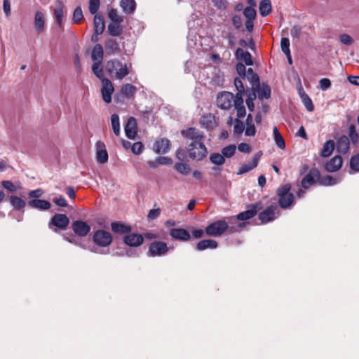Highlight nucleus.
<instances>
[{"instance_id": "1", "label": "nucleus", "mask_w": 359, "mask_h": 359, "mask_svg": "<svg viewBox=\"0 0 359 359\" xmlns=\"http://www.w3.org/2000/svg\"><path fill=\"white\" fill-rule=\"evenodd\" d=\"M227 221L225 219L217 220L208 224L205 230V233L208 236L219 237L224 234L226 231L233 233L240 231L245 226V223H240L236 225H233V221L235 219L233 217H226Z\"/></svg>"}, {"instance_id": "2", "label": "nucleus", "mask_w": 359, "mask_h": 359, "mask_svg": "<svg viewBox=\"0 0 359 359\" xmlns=\"http://www.w3.org/2000/svg\"><path fill=\"white\" fill-rule=\"evenodd\" d=\"M131 65L123 63L118 59H113L107 61L106 71L113 78L122 80L129 74Z\"/></svg>"}, {"instance_id": "3", "label": "nucleus", "mask_w": 359, "mask_h": 359, "mask_svg": "<svg viewBox=\"0 0 359 359\" xmlns=\"http://www.w3.org/2000/svg\"><path fill=\"white\" fill-rule=\"evenodd\" d=\"M187 151L189 156L194 160L201 161L208 154V150L205 144L201 143H190L188 145Z\"/></svg>"}, {"instance_id": "4", "label": "nucleus", "mask_w": 359, "mask_h": 359, "mask_svg": "<svg viewBox=\"0 0 359 359\" xmlns=\"http://www.w3.org/2000/svg\"><path fill=\"white\" fill-rule=\"evenodd\" d=\"M236 95L233 93L224 91L219 93L217 97V105L219 108L228 110L235 104Z\"/></svg>"}, {"instance_id": "5", "label": "nucleus", "mask_w": 359, "mask_h": 359, "mask_svg": "<svg viewBox=\"0 0 359 359\" xmlns=\"http://www.w3.org/2000/svg\"><path fill=\"white\" fill-rule=\"evenodd\" d=\"M169 250L168 245L163 241L152 242L147 252L149 257H161L167 254Z\"/></svg>"}, {"instance_id": "6", "label": "nucleus", "mask_w": 359, "mask_h": 359, "mask_svg": "<svg viewBox=\"0 0 359 359\" xmlns=\"http://www.w3.org/2000/svg\"><path fill=\"white\" fill-rule=\"evenodd\" d=\"M280 215L278 207L273 204L261 212L259 215V219L262 223L266 224L276 219Z\"/></svg>"}, {"instance_id": "7", "label": "nucleus", "mask_w": 359, "mask_h": 359, "mask_svg": "<svg viewBox=\"0 0 359 359\" xmlns=\"http://www.w3.org/2000/svg\"><path fill=\"white\" fill-rule=\"evenodd\" d=\"M93 242L101 247H107L112 242V236L110 233L104 230L96 231L93 237Z\"/></svg>"}, {"instance_id": "8", "label": "nucleus", "mask_w": 359, "mask_h": 359, "mask_svg": "<svg viewBox=\"0 0 359 359\" xmlns=\"http://www.w3.org/2000/svg\"><path fill=\"white\" fill-rule=\"evenodd\" d=\"M182 135L191 140L192 142L191 143H201L205 139L203 133L195 128H189L186 130H183Z\"/></svg>"}, {"instance_id": "9", "label": "nucleus", "mask_w": 359, "mask_h": 359, "mask_svg": "<svg viewBox=\"0 0 359 359\" xmlns=\"http://www.w3.org/2000/svg\"><path fill=\"white\" fill-rule=\"evenodd\" d=\"M262 156V151L257 152L252 157V160L251 162L243 163L238 169L237 172V175H241L246 172H248L258 165L259 161Z\"/></svg>"}, {"instance_id": "10", "label": "nucleus", "mask_w": 359, "mask_h": 359, "mask_svg": "<svg viewBox=\"0 0 359 359\" xmlns=\"http://www.w3.org/2000/svg\"><path fill=\"white\" fill-rule=\"evenodd\" d=\"M259 210L258 204H252L248 207V210L240 212L236 217H233L235 219L233 221V225H236L238 223L236 220L245 221L254 217Z\"/></svg>"}, {"instance_id": "11", "label": "nucleus", "mask_w": 359, "mask_h": 359, "mask_svg": "<svg viewBox=\"0 0 359 359\" xmlns=\"http://www.w3.org/2000/svg\"><path fill=\"white\" fill-rule=\"evenodd\" d=\"M72 228L74 233L79 237H84L90 231V226L86 222L81 220L73 222Z\"/></svg>"}, {"instance_id": "12", "label": "nucleus", "mask_w": 359, "mask_h": 359, "mask_svg": "<svg viewBox=\"0 0 359 359\" xmlns=\"http://www.w3.org/2000/svg\"><path fill=\"white\" fill-rule=\"evenodd\" d=\"M114 88L112 83L108 79H102L101 93L103 100L106 103H110L111 101V95Z\"/></svg>"}, {"instance_id": "13", "label": "nucleus", "mask_w": 359, "mask_h": 359, "mask_svg": "<svg viewBox=\"0 0 359 359\" xmlns=\"http://www.w3.org/2000/svg\"><path fill=\"white\" fill-rule=\"evenodd\" d=\"M320 178V172L317 169H311L302 180V186L304 189H309Z\"/></svg>"}, {"instance_id": "14", "label": "nucleus", "mask_w": 359, "mask_h": 359, "mask_svg": "<svg viewBox=\"0 0 359 359\" xmlns=\"http://www.w3.org/2000/svg\"><path fill=\"white\" fill-rule=\"evenodd\" d=\"M69 224L68 217L65 214H55L51 219L49 226L51 224L61 229H65Z\"/></svg>"}, {"instance_id": "15", "label": "nucleus", "mask_w": 359, "mask_h": 359, "mask_svg": "<svg viewBox=\"0 0 359 359\" xmlns=\"http://www.w3.org/2000/svg\"><path fill=\"white\" fill-rule=\"evenodd\" d=\"M126 135L129 139H135L137 132V121L134 117H130L124 126Z\"/></svg>"}, {"instance_id": "16", "label": "nucleus", "mask_w": 359, "mask_h": 359, "mask_svg": "<svg viewBox=\"0 0 359 359\" xmlns=\"http://www.w3.org/2000/svg\"><path fill=\"white\" fill-rule=\"evenodd\" d=\"M96 160L100 163H105L108 161V154L104 143L102 141L96 142Z\"/></svg>"}, {"instance_id": "17", "label": "nucleus", "mask_w": 359, "mask_h": 359, "mask_svg": "<svg viewBox=\"0 0 359 359\" xmlns=\"http://www.w3.org/2000/svg\"><path fill=\"white\" fill-rule=\"evenodd\" d=\"M170 149V141L166 138L156 140L153 146V150L156 154H166Z\"/></svg>"}, {"instance_id": "18", "label": "nucleus", "mask_w": 359, "mask_h": 359, "mask_svg": "<svg viewBox=\"0 0 359 359\" xmlns=\"http://www.w3.org/2000/svg\"><path fill=\"white\" fill-rule=\"evenodd\" d=\"M170 236L175 240L186 242L190 240L191 236L188 231L182 228L170 229Z\"/></svg>"}, {"instance_id": "19", "label": "nucleus", "mask_w": 359, "mask_h": 359, "mask_svg": "<svg viewBox=\"0 0 359 359\" xmlns=\"http://www.w3.org/2000/svg\"><path fill=\"white\" fill-rule=\"evenodd\" d=\"M34 27L37 34H41L43 32L45 28V15L39 11L35 13L34 20Z\"/></svg>"}, {"instance_id": "20", "label": "nucleus", "mask_w": 359, "mask_h": 359, "mask_svg": "<svg viewBox=\"0 0 359 359\" xmlns=\"http://www.w3.org/2000/svg\"><path fill=\"white\" fill-rule=\"evenodd\" d=\"M144 241V237L137 233H130L124 237V242L126 245L131 247L140 246Z\"/></svg>"}, {"instance_id": "21", "label": "nucleus", "mask_w": 359, "mask_h": 359, "mask_svg": "<svg viewBox=\"0 0 359 359\" xmlns=\"http://www.w3.org/2000/svg\"><path fill=\"white\" fill-rule=\"evenodd\" d=\"M27 205L39 210H48L50 208L51 204L49 201L42 199H32L28 201Z\"/></svg>"}, {"instance_id": "22", "label": "nucleus", "mask_w": 359, "mask_h": 359, "mask_svg": "<svg viewBox=\"0 0 359 359\" xmlns=\"http://www.w3.org/2000/svg\"><path fill=\"white\" fill-rule=\"evenodd\" d=\"M342 165V158L339 156L332 158L325 165L327 172H333L337 171Z\"/></svg>"}, {"instance_id": "23", "label": "nucleus", "mask_w": 359, "mask_h": 359, "mask_svg": "<svg viewBox=\"0 0 359 359\" xmlns=\"http://www.w3.org/2000/svg\"><path fill=\"white\" fill-rule=\"evenodd\" d=\"M53 15L56 20L57 24L60 27H61L64 15V5L61 1H57L55 3Z\"/></svg>"}, {"instance_id": "24", "label": "nucleus", "mask_w": 359, "mask_h": 359, "mask_svg": "<svg viewBox=\"0 0 359 359\" xmlns=\"http://www.w3.org/2000/svg\"><path fill=\"white\" fill-rule=\"evenodd\" d=\"M105 51L109 55L118 54L120 52V46L116 40L109 39L105 42Z\"/></svg>"}, {"instance_id": "25", "label": "nucleus", "mask_w": 359, "mask_h": 359, "mask_svg": "<svg viewBox=\"0 0 359 359\" xmlns=\"http://www.w3.org/2000/svg\"><path fill=\"white\" fill-rule=\"evenodd\" d=\"M200 123L202 127L207 130H212L217 126L215 116L208 114L202 116Z\"/></svg>"}, {"instance_id": "26", "label": "nucleus", "mask_w": 359, "mask_h": 359, "mask_svg": "<svg viewBox=\"0 0 359 359\" xmlns=\"http://www.w3.org/2000/svg\"><path fill=\"white\" fill-rule=\"evenodd\" d=\"M235 56L238 60L244 62L246 65H252L253 61L251 54L248 51H244L242 48H238L236 50Z\"/></svg>"}, {"instance_id": "27", "label": "nucleus", "mask_w": 359, "mask_h": 359, "mask_svg": "<svg viewBox=\"0 0 359 359\" xmlns=\"http://www.w3.org/2000/svg\"><path fill=\"white\" fill-rule=\"evenodd\" d=\"M350 147L349 139L346 135L341 136L337 142V150L339 153L345 154Z\"/></svg>"}, {"instance_id": "28", "label": "nucleus", "mask_w": 359, "mask_h": 359, "mask_svg": "<svg viewBox=\"0 0 359 359\" xmlns=\"http://www.w3.org/2000/svg\"><path fill=\"white\" fill-rule=\"evenodd\" d=\"M104 56V50L101 44H96L91 53V59L93 63L102 64Z\"/></svg>"}, {"instance_id": "29", "label": "nucleus", "mask_w": 359, "mask_h": 359, "mask_svg": "<svg viewBox=\"0 0 359 359\" xmlns=\"http://www.w3.org/2000/svg\"><path fill=\"white\" fill-rule=\"evenodd\" d=\"M218 246V243L215 240L205 239L199 241L196 244V249L198 251H203L206 249H215Z\"/></svg>"}, {"instance_id": "30", "label": "nucleus", "mask_w": 359, "mask_h": 359, "mask_svg": "<svg viewBox=\"0 0 359 359\" xmlns=\"http://www.w3.org/2000/svg\"><path fill=\"white\" fill-rule=\"evenodd\" d=\"M94 32L97 35H100L103 33L105 29V25L102 16L95 15L93 20Z\"/></svg>"}, {"instance_id": "31", "label": "nucleus", "mask_w": 359, "mask_h": 359, "mask_svg": "<svg viewBox=\"0 0 359 359\" xmlns=\"http://www.w3.org/2000/svg\"><path fill=\"white\" fill-rule=\"evenodd\" d=\"M120 6L125 13L131 14L135 10L136 3L135 0H121Z\"/></svg>"}, {"instance_id": "32", "label": "nucleus", "mask_w": 359, "mask_h": 359, "mask_svg": "<svg viewBox=\"0 0 359 359\" xmlns=\"http://www.w3.org/2000/svg\"><path fill=\"white\" fill-rule=\"evenodd\" d=\"M257 93L258 98L261 100L264 99H269L271 96V88L267 84H259Z\"/></svg>"}, {"instance_id": "33", "label": "nucleus", "mask_w": 359, "mask_h": 359, "mask_svg": "<svg viewBox=\"0 0 359 359\" xmlns=\"http://www.w3.org/2000/svg\"><path fill=\"white\" fill-rule=\"evenodd\" d=\"M8 199L11 205L15 210H20L26 205L25 201L18 196L11 195L8 197Z\"/></svg>"}, {"instance_id": "34", "label": "nucleus", "mask_w": 359, "mask_h": 359, "mask_svg": "<svg viewBox=\"0 0 359 359\" xmlns=\"http://www.w3.org/2000/svg\"><path fill=\"white\" fill-rule=\"evenodd\" d=\"M233 106L237 111L238 118H243L246 114L245 107L243 105V98L240 96L236 98Z\"/></svg>"}, {"instance_id": "35", "label": "nucleus", "mask_w": 359, "mask_h": 359, "mask_svg": "<svg viewBox=\"0 0 359 359\" xmlns=\"http://www.w3.org/2000/svg\"><path fill=\"white\" fill-rule=\"evenodd\" d=\"M334 147H335V143L333 140H328V141L325 142L324 143L323 149L321 150L320 155L323 157L330 156L332 154V152L334 149Z\"/></svg>"}, {"instance_id": "36", "label": "nucleus", "mask_w": 359, "mask_h": 359, "mask_svg": "<svg viewBox=\"0 0 359 359\" xmlns=\"http://www.w3.org/2000/svg\"><path fill=\"white\" fill-rule=\"evenodd\" d=\"M259 11L263 17L269 15L271 12V4L270 0H262L259 3Z\"/></svg>"}, {"instance_id": "37", "label": "nucleus", "mask_w": 359, "mask_h": 359, "mask_svg": "<svg viewBox=\"0 0 359 359\" xmlns=\"http://www.w3.org/2000/svg\"><path fill=\"white\" fill-rule=\"evenodd\" d=\"M111 226L112 231L117 233H128L131 230L130 226L126 225L121 222H112Z\"/></svg>"}, {"instance_id": "38", "label": "nucleus", "mask_w": 359, "mask_h": 359, "mask_svg": "<svg viewBox=\"0 0 359 359\" xmlns=\"http://www.w3.org/2000/svg\"><path fill=\"white\" fill-rule=\"evenodd\" d=\"M121 23L111 22L108 25V32L112 36H118L123 32Z\"/></svg>"}, {"instance_id": "39", "label": "nucleus", "mask_w": 359, "mask_h": 359, "mask_svg": "<svg viewBox=\"0 0 359 359\" xmlns=\"http://www.w3.org/2000/svg\"><path fill=\"white\" fill-rule=\"evenodd\" d=\"M294 195L279 196L278 204L282 208H289L294 202Z\"/></svg>"}, {"instance_id": "40", "label": "nucleus", "mask_w": 359, "mask_h": 359, "mask_svg": "<svg viewBox=\"0 0 359 359\" xmlns=\"http://www.w3.org/2000/svg\"><path fill=\"white\" fill-rule=\"evenodd\" d=\"M1 184L5 189L11 192H16L18 189H22V186L20 182L13 183L11 180L2 181Z\"/></svg>"}, {"instance_id": "41", "label": "nucleus", "mask_w": 359, "mask_h": 359, "mask_svg": "<svg viewBox=\"0 0 359 359\" xmlns=\"http://www.w3.org/2000/svg\"><path fill=\"white\" fill-rule=\"evenodd\" d=\"M135 91H136L135 86H134L131 84H129V83L123 85L121 90V93L128 98H130V97H133Z\"/></svg>"}, {"instance_id": "42", "label": "nucleus", "mask_w": 359, "mask_h": 359, "mask_svg": "<svg viewBox=\"0 0 359 359\" xmlns=\"http://www.w3.org/2000/svg\"><path fill=\"white\" fill-rule=\"evenodd\" d=\"M111 123L113 131L116 136H118L121 133L119 116L116 114H114L111 116Z\"/></svg>"}, {"instance_id": "43", "label": "nucleus", "mask_w": 359, "mask_h": 359, "mask_svg": "<svg viewBox=\"0 0 359 359\" xmlns=\"http://www.w3.org/2000/svg\"><path fill=\"white\" fill-rule=\"evenodd\" d=\"M210 161L215 165H222L225 163V158L222 154L212 153L210 156Z\"/></svg>"}, {"instance_id": "44", "label": "nucleus", "mask_w": 359, "mask_h": 359, "mask_svg": "<svg viewBox=\"0 0 359 359\" xmlns=\"http://www.w3.org/2000/svg\"><path fill=\"white\" fill-rule=\"evenodd\" d=\"M300 96L305 107L309 111H313L314 106L310 97L305 93H300Z\"/></svg>"}, {"instance_id": "45", "label": "nucleus", "mask_w": 359, "mask_h": 359, "mask_svg": "<svg viewBox=\"0 0 359 359\" xmlns=\"http://www.w3.org/2000/svg\"><path fill=\"white\" fill-rule=\"evenodd\" d=\"M234 85L238 91L237 93L236 94V98H238L239 97V95L240 97H243V95L245 93V88L241 81V79L236 78L234 80Z\"/></svg>"}, {"instance_id": "46", "label": "nucleus", "mask_w": 359, "mask_h": 359, "mask_svg": "<svg viewBox=\"0 0 359 359\" xmlns=\"http://www.w3.org/2000/svg\"><path fill=\"white\" fill-rule=\"evenodd\" d=\"M337 183L336 178H334L330 175H326L322 178H319V184L323 186H332Z\"/></svg>"}, {"instance_id": "47", "label": "nucleus", "mask_w": 359, "mask_h": 359, "mask_svg": "<svg viewBox=\"0 0 359 359\" xmlns=\"http://www.w3.org/2000/svg\"><path fill=\"white\" fill-rule=\"evenodd\" d=\"M109 18L112 22L121 23L123 21V18L118 14L116 9L111 8L108 13Z\"/></svg>"}, {"instance_id": "48", "label": "nucleus", "mask_w": 359, "mask_h": 359, "mask_svg": "<svg viewBox=\"0 0 359 359\" xmlns=\"http://www.w3.org/2000/svg\"><path fill=\"white\" fill-rule=\"evenodd\" d=\"M92 71H93V74L98 79H100L102 81V79H105L104 77L103 70L102 68V64L93 63V65L92 66Z\"/></svg>"}, {"instance_id": "49", "label": "nucleus", "mask_w": 359, "mask_h": 359, "mask_svg": "<svg viewBox=\"0 0 359 359\" xmlns=\"http://www.w3.org/2000/svg\"><path fill=\"white\" fill-rule=\"evenodd\" d=\"M236 147L234 144H231L224 147L222 149V154L225 158H230L233 156L236 152Z\"/></svg>"}, {"instance_id": "50", "label": "nucleus", "mask_w": 359, "mask_h": 359, "mask_svg": "<svg viewBox=\"0 0 359 359\" xmlns=\"http://www.w3.org/2000/svg\"><path fill=\"white\" fill-rule=\"evenodd\" d=\"M83 19V15L80 6L75 8L73 13L72 20L74 23L80 24Z\"/></svg>"}, {"instance_id": "51", "label": "nucleus", "mask_w": 359, "mask_h": 359, "mask_svg": "<svg viewBox=\"0 0 359 359\" xmlns=\"http://www.w3.org/2000/svg\"><path fill=\"white\" fill-rule=\"evenodd\" d=\"M100 6V0H90L89 11L92 15H95L98 11Z\"/></svg>"}, {"instance_id": "52", "label": "nucleus", "mask_w": 359, "mask_h": 359, "mask_svg": "<svg viewBox=\"0 0 359 359\" xmlns=\"http://www.w3.org/2000/svg\"><path fill=\"white\" fill-rule=\"evenodd\" d=\"M243 15L247 20H254L256 18L257 13L255 10L252 7H246L244 9Z\"/></svg>"}, {"instance_id": "53", "label": "nucleus", "mask_w": 359, "mask_h": 359, "mask_svg": "<svg viewBox=\"0 0 359 359\" xmlns=\"http://www.w3.org/2000/svg\"><path fill=\"white\" fill-rule=\"evenodd\" d=\"M175 168L177 172L184 175L187 174L190 170L189 166L184 163H177L175 165Z\"/></svg>"}, {"instance_id": "54", "label": "nucleus", "mask_w": 359, "mask_h": 359, "mask_svg": "<svg viewBox=\"0 0 359 359\" xmlns=\"http://www.w3.org/2000/svg\"><path fill=\"white\" fill-rule=\"evenodd\" d=\"M244 125L238 118L235 119L233 123V132L235 134L241 135L244 130Z\"/></svg>"}, {"instance_id": "55", "label": "nucleus", "mask_w": 359, "mask_h": 359, "mask_svg": "<svg viewBox=\"0 0 359 359\" xmlns=\"http://www.w3.org/2000/svg\"><path fill=\"white\" fill-rule=\"evenodd\" d=\"M280 46L282 51L285 55H289L290 53V40L287 38H282L280 41Z\"/></svg>"}, {"instance_id": "56", "label": "nucleus", "mask_w": 359, "mask_h": 359, "mask_svg": "<svg viewBox=\"0 0 359 359\" xmlns=\"http://www.w3.org/2000/svg\"><path fill=\"white\" fill-rule=\"evenodd\" d=\"M246 79L250 82L252 89H255V88H259L260 81L259 76L257 74L248 76L246 77Z\"/></svg>"}, {"instance_id": "57", "label": "nucleus", "mask_w": 359, "mask_h": 359, "mask_svg": "<svg viewBox=\"0 0 359 359\" xmlns=\"http://www.w3.org/2000/svg\"><path fill=\"white\" fill-rule=\"evenodd\" d=\"M339 41L341 43L346 45V46L352 45L354 41L353 38L347 34H341L339 36Z\"/></svg>"}, {"instance_id": "58", "label": "nucleus", "mask_w": 359, "mask_h": 359, "mask_svg": "<svg viewBox=\"0 0 359 359\" xmlns=\"http://www.w3.org/2000/svg\"><path fill=\"white\" fill-rule=\"evenodd\" d=\"M349 138L353 144H355L358 141V135L355 131L354 125H351L349 127Z\"/></svg>"}, {"instance_id": "59", "label": "nucleus", "mask_w": 359, "mask_h": 359, "mask_svg": "<svg viewBox=\"0 0 359 359\" xmlns=\"http://www.w3.org/2000/svg\"><path fill=\"white\" fill-rule=\"evenodd\" d=\"M144 147L141 142H137L133 144L131 150L134 154L139 155L142 153Z\"/></svg>"}, {"instance_id": "60", "label": "nucleus", "mask_w": 359, "mask_h": 359, "mask_svg": "<svg viewBox=\"0 0 359 359\" xmlns=\"http://www.w3.org/2000/svg\"><path fill=\"white\" fill-rule=\"evenodd\" d=\"M291 189V186L290 184H286L278 189V196H285V195H293L292 193H290V190Z\"/></svg>"}, {"instance_id": "61", "label": "nucleus", "mask_w": 359, "mask_h": 359, "mask_svg": "<svg viewBox=\"0 0 359 359\" xmlns=\"http://www.w3.org/2000/svg\"><path fill=\"white\" fill-rule=\"evenodd\" d=\"M351 168L356 172H359V154L353 156L350 161Z\"/></svg>"}, {"instance_id": "62", "label": "nucleus", "mask_w": 359, "mask_h": 359, "mask_svg": "<svg viewBox=\"0 0 359 359\" xmlns=\"http://www.w3.org/2000/svg\"><path fill=\"white\" fill-rule=\"evenodd\" d=\"M320 88L322 90H327L331 86V81L329 79L323 78L319 81Z\"/></svg>"}, {"instance_id": "63", "label": "nucleus", "mask_w": 359, "mask_h": 359, "mask_svg": "<svg viewBox=\"0 0 359 359\" xmlns=\"http://www.w3.org/2000/svg\"><path fill=\"white\" fill-rule=\"evenodd\" d=\"M43 194V191L41 189H37L30 191L28 194L29 196L34 199H39Z\"/></svg>"}, {"instance_id": "64", "label": "nucleus", "mask_w": 359, "mask_h": 359, "mask_svg": "<svg viewBox=\"0 0 359 359\" xmlns=\"http://www.w3.org/2000/svg\"><path fill=\"white\" fill-rule=\"evenodd\" d=\"M236 71L238 75L242 79H245V72L246 68L245 66L243 63H238L236 65Z\"/></svg>"}]
</instances>
